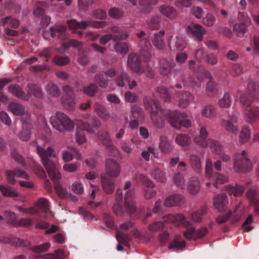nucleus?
<instances>
[{"mask_svg": "<svg viewBox=\"0 0 259 259\" xmlns=\"http://www.w3.org/2000/svg\"><path fill=\"white\" fill-rule=\"evenodd\" d=\"M232 98L230 94L228 92L224 93L222 98H220L218 101V105L221 108H228L231 106L232 102Z\"/></svg>", "mask_w": 259, "mask_h": 259, "instance_id": "nucleus-40", "label": "nucleus"}, {"mask_svg": "<svg viewBox=\"0 0 259 259\" xmlns=\"http://www.w3.org/2000/svg\"><path fill=\"white\" fill-rule=\"evenodd\" d=\"M244 117L249 123L255 122L259 118V107L254 106L245 108L244 111Z\"/></svg>", "mask_w": 259, "mask_h": 259, "instance_id": "nucleus-20", "label": "nucleus"}, {"mask_svg": "<svg viewBox=\"0 0 259 259\" xmlns=\"http://www.w3.org/2000/svg\"><path fill=\"white\" fill-rule=\"evenodd\" d=\"M208 133L204 125H201L199 134L194 138L195 144L202 148L206 147L208 145L209 139H207Z\"/></svg>", "mask_w": 259, "mask_h": 259, "instance_id": "nucleus-17", "label": "nucleus"}, {"mask_svg": "<svg viewBox=\"0 0 259 259\" xmlns=\"http://www.w3.org/2000/svg\"><path fill=\"white\" fill-rule=\"evenodd\" d=\"M63 159L65 161H69L74 157L77 160L81 159L80 153L74 148L70 147L68 150L63 152Z\"/></svg>", "mask_w": 259, "mask_h": 259, "instance_id": "nucleus-31", "label": "nucleus"}, {"mask_svg": "<svg viewBox=\"0 0 259 259\" xmlns=\"http://www.w3.org/2000/svg\"><path fill=\"white\" fill-rule=\"evenodd\" d=\"M159 147L161 152L164 153H168L172 150L170 143L168 141L167 137L165 136L160 137Z\"/></svg>", "mask_w": 259, "mask_h": 259, "instance_id": "nucleus-43", "label": "nucleus"}, {"mask_svg": "<svg viewBox=\"0 0 259 259\" xmlns=\"http://www.w3.org/2000/svg\"><path fill=\"white\" fill-rule=\"evenodd\" d=\"M189 160L191 168L196 172L200 173L202 168L200 156L195 154H191L189 155Z\"/></svg>", "mask_w": 259, "mask_h": 259, "instance_id": "nucleus-27", "label": "nucleus"}, {"mask_svg": "<svg viewBox=\"0 0 259 259\" xmlns=\"http://www.w3.org/2000/svg\"><path fill=\"white\" fill-rule=\"evenodd\" d=\"M134 179L137 182L141 183L147 187L153 188L154 186V183L145 175L137 174L134 177Z\"/></svg>", "mask_w": 259, "mask_h": 259, "instance_id": "nucleus-47", "label": "nucleus"}, {"mask_svg": "<svg viewBox=\"0 0 259 259\" xmlns=\"http://www.w3.org/2000/svg\"><path fill=\"white\" fill-rule=\"evenodd\" d=\"M139 39V46L141 49H150L151 45L150 42L149 36L143 31L137 33Z\"/></svg>", "mask_w": 259, "mask_h": 259, "instance_id": "nucleus-33", "label": "nucleus"}, {"mask_svg": "<svg viewBox=\"0 0 259 259\" xmlns=\"http://www.w3.org/2000/svg\"><path fill=\"white\" fill-rule=\"evenodd\" d=\"M64 95L62 98V105L69 110H73L75 106V94L73 89L69 85H65L63 88Z\"/></svg>", "mask_w": 259, "mask_h": 259, "instance_id": "nucleus-11", "label": "nucleus"}, {"mask_svg": "<svg viewBox=\"0 0 259 259\" xmlns=\"http://www.w3.org/2000/svg\"><path fill=\"white\" fill-rule=\"evenodd\" d=\"M26 95H30V97L33 95L36 98L40 99L43 96V93L40 87L33 83H29Z\"/></svg>", "mask_w": 259, "mask_h": 259, "instance_id": "nucleus-39", "label": "nucleus"}, {"mask_svg": "<svg viewBox=\"0 0 259 259\" xmlns=\"http://www.w3.org/2000/svg\"><path fill=\"white\" fill-rule=\"evenodd\" d=\"M115 51L120 54H126L128 51V46L126 42H117L114 46Z\"/></svg>", "mask_w": 259, "mask_h": 259, "instance_id": "nucleus-61", "label": "nucleus"}, {"mask_svg": "<svg viewBox=\"0 0 259 259\" xmlns=\"http://www.w3.org/2000/svg\"><path fill=\"white\" fill-rule=\"evenodd\" d=\"M94 110L98 115L104 120H107L110 118V114L104 106L98 102H96L94 106Z\"/></svg>", "mask_w": 259, "mask_h": 259, "instance_id": "nucleus-38", "label": "nucleus"}, {"mask_svg": "<svg viewBox=\"0 0 259 259\" xmlns=\"http://www.w3.org/2000/svg\"><path fill=\"white\" fill-rule=\"evenodd\" d=\"M35 206L37 209H42L44 211H47L50 207L49 202L48 199L40 198L35 203Z\"/></svg>", "mask_w": 259, "mask_h": 259, "instance_id": "nucleus-64", "label": "nucleus"}, {"mask_svg": "<svg viewBox=\"0 0 259 259\" xmlns=\"http://www.w3.org/2000/svg\"><path fill=\"white\" fill-rule=\"evenodd\" d=\"M163 220L166 223L172 224L176 226H183L187 228L186 230L183 232V235L186 239L189 240L202 239L208 232V229L205 227H202L196 230L192 226L191 223L187 221L186 218L181 214H167L163 217Z\"/></svg>", "mask_w": 259, "mask_h": 259, "instance_id": "nucleus-3", "label": "nucleus"}, {"mask_svg": "<svg viewBox=\"0 0 259 259\" xmlns=\"http://www.w3.org/2000/svg\"><path fill=\"white\" fill-rule=\"evenodd\" d=\"M145 108L151 113L152 120L154 125L161 128L164 126L165 119L167 120L174 127L179 129L181 126L188 128L191 125V122L188 119L185 112L178 111H165L160 106L158 101L155 99V95L152 97L146 96L143 99Z\"/></svg>", "mask_w": 259, "mask_h": 259, "instance_id": "nucleus-1", "label": "nucleus"}, {"mask_svg": "<svg viewBox=\"0 0 259 259\" xmlns=\"http://www.w3.org/2000/svg\"><path fill=\"white\" fill-rule=\"evenodd\" d=\"M186 246V243L184 240L182 239L180 236H177L176 238L170 243L169 248L170 249H181L184 248Z\"/></svg>", "mask_w": 259, "mask_h": 259, "instance_id": "nucleus-50", "label": "nucleus"}, {"mask_svg": "<svg viewBox=\"0 0 259 259\" xmlns=\"http://www.w3.org/2000/svg\"><path fill=\"white\" fill-rule=\"evenodd\" d=\"M101 179L104 192L107 194H111L115 188L114 181L106 176H102Z\"/></svg>", "mask_w": 259, "mask_h": 259, "instance_id": "nucleus-29", "label": "nucleus"}, {"mask_svg": "<svg viewBox=\"0 0 259 259\" xmlns=\"http://www.w3.org/2000/svg\"><path fill=\"white\" fill-rule=\"evenodd\" d=\"M152 177L157 182L164 183L166 178L163 171L158 168H155L151 172Z\"/></svg>", "mask_w": 259, "mask_h": 259, "instance_id": "nucleus-57", "label": "nucleus"}, {"mask_svg": "<svg viewBox=\"0 0 259 259\" xmlns=\"http://www.w3.org/2000/svg\"><path fill=\"white\" fill-rule=\"evenodd\" d=\"M187 30L189 34L199 41L202 40L203 35L206 33L205 28L197 24H191L188 25Z\"/></svg>", "mask_w": 259, "mask_h": 259, "instance_id": "nucleus-15", "label": "nucleus"}, {"mask_svg": "<svg viewBox=\"0 0 259 259\" xmlns=\"http://www.w3.org/2000/svg\"><path fill=\"white\" fill-rule=\"evenodd\" d=\"M184 197L180 194H174L167 197L164 204L166 207H172L180 205L183 203Z\"/></svg>", "mask_w": 259, "mask_h": 259, "instance_id": "nucleus-28", "label": "nucleus"}, {"mask_svg": "<svg viewBox=\"0 0 259 259\" xmlns=\"http://www.w3.org/2000/svg\"><path fill=\"white\" fill-rule=\"evenodd\" d=\"M176 97L179 101V106L182 108L188 107L194 99L193 95L188 92H176Z\"/></svg>", "mask_w": 259, "mask_h": 259, "instance_id": "nucleus-18", "label": "nucleus"}, {"mask_svg": "<svg viewBox=\"0 0 259 259\" xmlns=\"http://www.w3.org/2000/svg\"><path fill=\"white\" fill-rule=\"evenodd\" d=\"M238 120L237 115L235 113L232 112L229 114L227 119L222 120V124L227 132L236 135L239 131L237 125Z\"/></svg>", "mask_w": 259, "mask_h": 259, "instance_id": "nucleus-12", "label": "nucleus"}, {"mask_svg": "<svg viewBox=\"0 0 259 259\" xmlns=\"http://www.w3.org/2000/svg\"><path fill=\"white\" fill-rule=\"evenodd\" d=\"M22 122L25 124L23 127V130L19 135V138L23 141H27L31 135V130L29 125L28 124L29 119H21Z\"/></svg>", "mask_w": 259, "mask_h": 259, "instance_id": "nucleus-36", "label": "nucleus"}, {"mask_svg": "<svg viewBox=\"0 0 259 259\" xmlns=\"http://www.w3.org/2000/svg\"><path fill=\"white\" fill-rule=\"evenodd\" d=\"M182 89V84L180 83H176L174 86H171L170 89L174 91L170 93L167 89L163 86H160L155 88V90L156 93L158 94V96L163 99L164 101L169 102L170 101L172 98L175 96L172 95V93L175 92L176 95V91L174 90V88Z\"/></svg>", "mask_w": 259, "mask_h": 259, "instance_id": "nucleus-14", "label": "nucleus"}, {"mask_svg": "<svg viewBox=\"0 0 259 259\" xmlns=\"http://www.w3.org/2000/svg\"><path fill=\"white\" fill-rule=\"evenodd\" d=\"M165 32L161 30L159 32L155 33L154 34L152 39V44L158 50H162L164 47V42L162 37L164 36Z\"/></svg>", "mask_w": 259, "mask_h": 259, "instance_id": "nucleus-37", "label": "nucleus"}, {"mask_svg": "<svg viewBox=\"0 0 259 259\" xmlns=\"http://www.w3.org/2000/svg\"><path fill=\"white\" fill-rule=\"evenodd\" d=\"M79 127L89 133L93 134L95 132L94 128H98L101 125L100 120L96 117L90 116L87 122L82 121L78 123Z\"/></svg>", "mask_w": 259, "mask_h": 259, "instance_id": "nucleus-13", "label": "nucleus"}, {"mask_svg": "<svg viewBox=\"0 0 259 259\" xmlns=\"http://www.w3.org/2000/svg\"><path fill=\"white\" fill-rule=\"evenodd\" d=\"M202 117L208 119H213L216 117L217 111L215 107L212 104L204 106L201 111Z\"/></svg>", "mask_w": 259, "mask_h": 259, "instance_id": "nucleus-32", "label": "nucleus"}, {"mask_svg": "<svg viewBox=\"0 0 259 259\" xmlns=\"http://www.w3.org/2000/svg\"><path fill=\"white\" fill-rule=\"evenodd\" d=\"M97 138L99 142L105 147L112 142L109 133L105 130L99 131Z\"/></svg>", "mask_w": 259, "mask_h": 259, "instance_id": "nucleus-44", "label": "nucleus"}, {"mask_svg": "<svg viewBox=\"0 0 259 259\" xmlns=\"http://www.w3.org/2000/svg\"><path fill=\"white\" fill-rule=\"evenodd\" d=\"M215 22V17L210 13H207L202 21V24L207 27L212 26Z\"/></svg>", "mask_w": 259, "mask_h": 259, "instance_id": "nucleus-59", "label": "nucleus"}, {"mask_svg": "<svg viewBox=\"0 0 259 259\" xmlns=\"http://www.w3.org/2000/svg\"><path fill=\"white\" fill-rule=\"evenodd\" d=\"M159 72L164 76L169 75L172 68L175 66V64L172 61L165 59H161L159 60Z\"/></svg>", "mask_w": 259, "mask_h": 259, "instance_id": "nucleus-22", "label": "nucleus"}, {"mask_svg": "<svg viewBox=\"0 0 259 259\" xmlns=\"http://www.w3.org/2000/svg\"><path fill=\"white\" fill-rule=\"evenodd\" d=\"M205 176L212 181L206 183L207 187L213 185L215 189H218L219 184H225L228 182V178L225 176L218 172L213 171L212 166H205Z\"/></svg>", "mask_w": 259, "mask_h": 259, "instance_id": "nucleus-10", "label": "nucleus"}, {"mask_svg": "<svg viewBox=\"0 0 259 259\" xmlns=\"http://www.w3.org/2000/svg\"><path fill=\"white\" fill-rule=\"evenodd\" d=\"M67 22L69 28L71 29H85L88 27L101 28L107 25V23L105 21H95L92 19L80 22H77L75 20H68Z\"/></svg>", "mask_w": 259, "mask_h": 259, "instance_id": "nucleus-9", "label": "nucleus"}, {"mask_svg": "<svg viewBox=\"0 0 259 259\" xmlns=\"http://www.w3.org/2000/svg\"><path fill=\"white\" fill-rule=\"evenodd\" d=\"M196 77L199 83H197L194 78L189 77L185 79L183 81L184 85L190 86L192 88L197 87L200 88L201 86V82L204 78L209 79V81L206 84V93L207 96L211 97L215 95L218 92V84L217 83L212 81V77L210 73L205 68L204 66L200 65L198 66L195 70Z\"/></svg>", "mask_w": 259, "mask_h": 259, "instance_id": "nucleus-4", "label": "nucleus"}, {"mask_svg": "<svg viewBox=\"0 0 259 259\" xmlns=\"http://www.w3.org/2000/svg\"><path fill=\"white\" fill-rule=\"evenodd\" d=\"M160 11L162 15L171 19H175L177 16L176 10L169 6H162L160 8Z\"/></svg>", "mask_w": 259, "mask_h": 259, "instance_id": "nucleus-42", "label": "nucleus"}, {"mask_svg": "<svg viewBox=\"0 0 259 259\" xmlns=\"http://www.w3.org/2000/svg\"><path fill=\"white\" fill-rule=\"evenodd\" d=\"M207 208L205 206L202 207L200 209L193 212L191 214V219L193 222L200 223L201 222L202 217L206 213Z\"/></svg>", "mask_w": 259, "mask_h": 259, "instance_id": "nucleus-54", "label": "nucleus"}, {"mask_svg": "<svg viewBox=\"0 0 259 259\" xmlns=\"http://www.w3.org/2000/svg\"><path fill=\"white\" fill-rule=\"evenodd\" d=\"M228 203V200L225 194H220L213 198V205L220 211L225 210Z\"/></svg>", "mask_w": 259, "mask_h": 259, "instance_id": "nucleus-24", "label": "nucleus"}, {"mask_svg": "<svg viewBox=\"0 0 259 259\" xmlns=\"http://www.w3.org/2000/svg\"><path fill=\"white\" fill-rule=\"evenodd\" d=\"M127 66L132 71L139 74H142L145 72H148L147 76L152 78L154 76V71L151 68L147 67L144 69L141 65V61L140 56L135 53H130L127 58Z\"/></svg>", "mask_w": 259, "mask_h": 259, "instance_id": "nucleus-8", "label": "nucleus"}, {"mask_svg": "<svg viewBox=\"0 0 259 259\" xmlns=\"http://www.w3.org/2000/svg\"><path fill=\"white\" fill-rule=\"evenodd\" d=\"M65 259L64 252L63 250L58 249L54 254L48 253L44 255H35L29 259Z\"/></svg>", "mask_w": 259, "mask_h": 259, "instance_id": "nucleus-30", "label": "nucleus"}, {"mask_svg": "<svg viewBox=\"0 0 259 259\" xmlns=\"http://www.w3.org/2000/svg\"><path fill=\"white\" fill-rule=\"evenodd\" d=\"M106 171L109 177L116 178L120 174L121 167L116 161L113 159H109L106 162Z\"/></svg>", "mask_w": 259, "mask_h": 259, "instance_id": "nucleus-16", "label": "nucleus"}, {"mask_svg": "<svg viewBox=\"0 0 259 259\" xmlns=\"http://www.w3.org/2000/svg\"><path fill=\"white\" fill-rule=\"evenodd\" d=\"M187 190L192 194H196L199 192L200 182L197 177L190 178L188 182Z\"/></svg>", "mask_w": 259, "mask_h": 259, "instance_id": "nucleus-34", "label": "nucleus"}, {"mask_svg": "<svg viewBox=\"0 0 259 259\" xmlns=\"http://www.w3.org/2000/svg\"><path fill=\"white\" fill-rule=\"evenodd\" d=\"M66 27L62 25H56L51 27L49 32L44 33V35L46 38L45 35L48 33L50 34L53 37H57L58 39L61 40H64L67 38V35L66 34Z\"/></svg>", "mask_w": 259, "mask_h": 259, "instance_id": "nucleus-19", "label": "nucleus"}, {"mask_svg": "<svg viewBox=\"0 0 259 259\" xmlns=\"http://www.w3.org/2000/svg\"><path fill=\"white\" fill-rule=\"evenodd\" d=\"M9 110L15 115L21 116L25 113L23 106L19 103L12 102L9 105Z\"/></svg>", "mask_w": 259, "mask_h": 259, "instance_id": "nucleus-45", "label": "nucleus"}, {"mask_svg": "<svg viewBox=\"0 0 259 259\" xmlns=\"http://www.w3.org/2000/svg\"><path fill=\"white\" fill-rule=\"evenodd\" d=\"M207 146L209 147L212 152H214L217 154L220 153L222 150V147L220 143L213 139H209L208 145Z\"/></svg>", "mask_w": 259, "mask_h": 259, "instance_id": "nucleus-60", "label": "nucleus"}, {"mask_svg": "<svg viewBox=\"0 0 259 259\" xmlns=\"http://www.w3.org/2000/svg\"><path fill=\"white\" fill-rule=\"evenodd\" d=\"M158 3V0H141L139 2L140 11L143 14H148L152 10V6Z\"/></svg>", "mask_w": 259, "mask_h": 259, "instance_id": "nucleus-35", "label": "nucleus"}, {"mask_svg": "<svg viewBox=\"0 0 259 259\" xmlns=\"http://www.w3.org/2000/svg\"><path fill=\"white\" fill-rule=\"evenodd\" d=\"M176 142L181 146H185L190 144V139L186 135L179 134L176 138Z\"/></svg>", "mask_w": 259, "mask_h": 259, "instance_id": "nucleus-63", "label": "nucleus"}, {"mask_svg": "<svg viewBox=\"0 0 259 259\" xmlns=\"http://www.w3.org/2000/svg\"><path fill=\"white\" fill-rule=\"evenodd\" d=\"M134 190H128L125 193L124 197V207L122 205L123 194L120 189H118L116 192V203L113 206V211L118 216H123L124 212L133 215L136 210V206L134 200Z\"/></svg>", "mask_w": 259, "mask_h": 259, "instance_id": "nucleus-5", "label": "nucleus"}, {"mask_svg": "<svg viewBox=\"0 0 259 259\" xmlns=\"http://www.w3.org/2000/svg\"><path fill=\"white\" fill-rule=\"evenodd\" d=\"M6 176L8 181L11 184H14L15 183V177L22 178L26 180L29 179V175L24 170L19 168H16L14 171L8 170L6 171Z\"/></svg>", "mask_w": 259, "mask_h": 259, "instance_id": "nucleus-23", "label": "nucleus"}, {"mask_svg": "<svg viewBox=\"0 0 259 259\" xmlns=\"http://www.w3.org/2000/svg\"><path fill=\"white\" fill-rule=\"evenodd\" d=\"M98 90V87L95 83H92L89 85L84 87L83 89V92L85 95L90 97H94Z\"/></svg>", "mask_w": 259, "mask_h": 259, "instance_id": "nucleus-56", "label": "nucleus"}, {"mask_svg": "<svg viewBox=\"0 0 259 259\" xmlns=\"http://www.w3.org/2000/svg\"><path fill=\"white\" fill-rule=\"evenodd\" d=\"M251 131L248 126H243L239 134L238 141L241 144H245L250 139Z\"/></svg>", "mask_w": 259, "mask_h": 259, "instance_id": "nucleus-41", "label": "nucleus"}, {"mask_svg": "<svg viewBox=\"0 0 259 259\" xmlns=\"http://www.w3.org/2000/svg\"><path fill=\"white\" fill-rule=\"evenodd\" d=\"M233 29L238 36L243 37L247 31V26L243 23H239L234 24Z\"/></svg>", "mask_w": 259, "mask_h": 259, "instance_id": "nucleus-55", "label": "nucleus"}, {"mask_svg": "<svg viewBox=\"0 0 259 259\" xmlns=\"http://www.w3.org/2000/svg\"><path fill=\"white\" fill-rule=\"evenodd\" d=\"M128 81L129 76L124 71H122L120 73L117 74L115 78L116 83L119 87H124L125 85V82Z\"/></svg>", "mask_w": 259, "mask_h": 259, "instance_id": "nucleus-49", "label": "nucleus"}, {"mask_svg": "<svg viewBox=\"0 0 259 259\" xmlns=\"http://www.w3.org/2000/svg\"><path fill=\"white\" fill-rule=\"evenodd\" d=\"M110 31L114 41L125 40L128 36V31L118 26L111 27Z\"/></svg>", "mask_w": 259, "mask_h": 259, "instance_id": "nucleus-21", "label": "nucleus"}, {"mask_svg": "<svg viewBox=\"0 0 259 259\" xmlns=\"http://www.w3.org/2000/svg\"><path fill=\"white\" fill-rule=\"evenodd\" d=\"M0 243H12L16 246L25 247L30 245V242L27 240H23L20 238H11L5 236H0Z\"/></svg>", "mask_w": 259, "mask_h": 259, "instance_id": "nucleus-26", "label": "nucleus"}, {"mask_svg": "<svg viewBox=\"0 0 259 259\" xmlns=\"http://www.w3.org/2000/svg\"><path fill=\"white\" fill-rule=\"evenodd\" d=\"M0 191L5 196L12 197L19 196V194L10 186L0 185Z\"/></svg>", "mask_w": 259, "mask_h": 259, "instance_id": "nucleus-48", "label": "nucleus"}, {"mask_svg": "<svg viewBox=\"0 0 259 259\" xmlns=\"http://www.w3.org/2000/svg\"><path fill=\"white\" fill-rule=\"evenodd\" d=\"M103 72L97 74L94 77V81L102 88H106L109 83V80L104 76Z\"/></svg>", "mask_w": 259, "mask_h": 259, "instance_id": "nucleus-52", "label": "nucleus"}, {"mask_svg": "<svg viewBox=\"0 0 259 259\" xmlns=\"http://www.w3.org/2000/svg\"><path fill=\"white\" fill-rule=\"evenodd\" d=\"M50 122L54 128L60 132L71 131L74 128L73 122L65 114L57 111L50 118Z\"/></svg>", "mask_w": 259, "mask_h": 259, "instance_id": "nucleus-6", "label": "nucleus"}, {"mask_svg": "<svg viewBox=\"0 0 259 259\" xmlns=\"http://www.w3.org/2000/svg\"><path fill=\"white\" fill-rule=\"evenodd\" d=\"M82 44L78 40L74 39H70L68 42H63L62 48L64 49H68L69 47H72L80 50L82 48Z\"/></svg>", "mask_w": 259, "mask_h": 259, "instance_id": "nucleus-62", "label": "nucleus"}, {"mask_svg": "<svg viewBox=\"0 0 259 259\" xmlns=\"http://www.w3.org/2000/svg\"><path fill=\"white\" fill-rule=\"evenodd\" d=\"M116 239L119 243L127 247L130 246V244L128 242L131 239V237L129 234H125L118 231L116 232Z\"/></svg>", "mask_w": 259, "mask_h": 259, "instance_id": "nucleus-51", "label": "nucleus"}, {"mask_svg": "<svg viewBox=\"0 0 259 259\" xmlns=\"http://www.w3.org/2000/svg\"><path fill=\"white\" fill-rule=\"evenodd\" d=\"M46 90L49 95L54 97H57L60 94V91L58 86L53 82H49L47 84Z\"/></svg>", "mask_w": 259, "mask_h": 259, "instance_id": "nucleus-53", "label": "nucleus"}, {"mask_svg": "<svg viewBox=\"0 0 259 259\" xmlns=\"http://www.w3.org/2000/svg\"><path fill=\"white\" fill-rule=\"evenodd\" d=\"M252 167V162L249 158L248 153L243 150L240 153L234 155L233 167L237 172H246L249 171Z\"/></svg>", "mask_w": 259, "mask_h": 259, "instance_id": "nucleus-7", "label": "nucleus"}, {"mask_svg": "<svg viewBox=\"0 0 259 259\" xmlns=\"http://www.w3.org/2000/svg\"><path fill=\"white\" fill-rule=\"evenodd\" d=\"M228 192L235 196H240L243 195L244 192L243 186L236 184L235 186L229 185L227 187Z\"/></svg>", "mask_w": 259, "mask_h": 259, "instance_id": "nucleus-46", "label": "nucleus"}, {"mask_svg": "<svg viewBox=\"0 0 259 259\" xmlns=\"http://www.w3.org/2000/svg\"><path fill=\"white\" fill-rule=\"evenodd\" d=\"M8 90L14 96L21 100L27 101L30 99V95H26L18 84H12L10 85Z\"/></svg>", "mask_w": 259, "mask_h": 259, "instance_id": "nucleus-25", "label": "nucleus"}, {"mask_svg": "<svg viewBox=\"0 0 259 259\" xmlns=\"http://www.w3.org/2000/svg\"><path fill=\"white\" fill-rule=\"evenodd\" d=\"M4 218L7 221L8 224L13 226H17L18 221L17 220L16 214L10 211H5L4 212Z\"/></svg>", "mask_w": 259, "mask_h": 259, "instance_id": "nucleus-58", "label": "nucleus"}, {"mask_svg": "<svg viewBox=\"0 0 259 259\" xmlns=\"http://www.w3.org/2000/svg\"><path fill=\"white\" fill-rule=\"evenodd\" d=\"M36 150L50 178L54 182L55 189L57 193L61 198H65L68 195L67 191L58 182V181L61 178V175L56 165L49 159L50 157L55 156L54 149L52 147H49L47 150H45L37 145Z\"/></svg>", "mask_w": 259, "mask_h": 259, "instance_id": "nucleus-2", "label": "nucleus"}]
</instances>
